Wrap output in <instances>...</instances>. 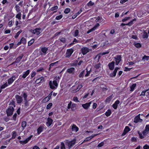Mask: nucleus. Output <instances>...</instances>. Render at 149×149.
I'll list each match as a JSON object with an SVG mask.
<instances>
[{
	"label": "nucleus",
	"instance_id": "f257e3e1",
	"mask_svg": "<svg viewBox=\"0 0 149 149\" xmlns=\"http://www.w3.org/2000/svg\"><path fill=\"white\" fill-rule=\"evenodd\" d=\"M60 78L59 77H56L55 78V80H54L52 82V81H50L49 82V85L50 87L52 89H55L56 88L55 87H57L58 84L57 83V81H58Z\"/></svg>",
	"mask_w": 149,
	"mask_h": 149
},
{
	"label": "nucleus",
	"instance_id": "f03ea898",
	"mask_svg": "<svg viewBox=\"0 0 149 149\" xmlns=\"http://www.w3.org/2000/svg\"><path fill=\"white\" fill-rule=\"evenodd\" d=\"M41 29L40 28H36L34 30L31 29L30 32L33 34H36L37 35H39L41 32Z\"/></svg>",
	"mask_w": 149,
	"mask_h": 149
},
{
	"label": "nucleus",
	"instance_id": "7ed1b4c3",
	"mask_svg": "<svg viewBox=\"0 0 149 149\" xmlns=\"http://www.w3.org/2000/svg\"><path fill=\"white\" fill-rule=\"evenodd\" d=\"M76 141L75 139H74L71 141H67L66 143V145L68 146L69 149H70L75 144Z\"/></svg>",
	"mask_w": 149,
	"mask_h": 149
},
{
	"label": "nucleus",
	"instance_id": "20e7f679",
	"mask_svg": "<svg viewBox=\"0 0 149 149\" xmlns=\"http://www.w3.org/2000/svg\"><path fill=\"white\" fill-rule=\"evenodd\" d=\"M14 109L13 107H10L6 111V114L8 116H11L14 111Z\"/></svg>",
	"mask_w": 149,
	"mask_h": 149
},
{
	"label": "nucleus",
	"instance_id": "39448f33",
	"mask_svg": "<svg viewBox=\"0 0 149 149\" xmlns=\"http://www.w3.org/2000/svg\"><path fill=\"white\" fill-rule=\"evenodd\" d=\"M73 52V50L72 49H69L67 50L66 53V57H69L70 56Z\"/></svg>",
	"mask_w": 149,
	"mask_h": 149
},
{
	"label": "nucleus",
	"instance_id": "423d86ee",
	"mask_svg": "<svg viewBox=\"0 0 149 149\" xmlns=\"http://www.w3.org/2000/svg\"><path fill=\"white\" fill-rule=\"evenodd\" d=\"M48 50V48L46 47H43L41 48V51L42 52L40 53L41 55H45L47 53V52Z\"/></svg>",
	"mask_w": 149,
	"mask_h": 149
},
{
	"label": "nucleus",
	"instance_id": "0eeeda50",
	"mask_svg": "<svg viewBox=\"0 0 149 149\" xmlns=\"http://www.w3.org/2000/svg\"><path fill=\"white\" fill-rule=\"evenodd\" d=\"M140 114H139L138 115L136 116L134 118V122L135 123H137L139 122H141L143 121L142 119L140 118Z\"/></svg>",
	"mask_w": 149,
	"mask_h": 149
},
{
	"label": "nucleus",
	"instance_id": "6e6552de",
	"mask_svg": "<svg viewBox=\"0 0 149 149\" xmlns=\"http://www.w3.org/2000/svg\"><path fill=\"white\" fill-rule=\"evenodd\" d=\"M15 97L17 103L19 104L21 103L23 100L22 97L19 95H16Z\"/></svg>",
	"mask_w": 149,
	"mask_h": 149
},
{
	"label": "nucleus",
	"instance_id": "1a4fd4ad",
	"mask_svg": "<svg viewBox=\"0 0 149 149\" xmlns=\"http://www.w3.org/2000/svg\"><path fill=\"white\" fill-rule=\"evenodd\" d=\"M122 57L120 55H117L115 58L116 59V64L117 65L121 60Z\"/></svg>",
	"mask_w": 149,
	"mask_h": 149
},
{
	"label": "nucleus",
	"instance_id": "9d476101",
	"mask_svg": "<svg viewBox=\"0 0 149 149\" xmlns=\"http://www.w3.org/2000/svg\"><path fill=\"white\" fill-rule=\"evenodd\" d=\"M16 77L15 76H12L8 80V85H10L15 80Z\"/></svg>",
	"mask_w": 149,
	"mask_h": 149
},
{
	"label": "nucleus",
	"instance_id": "9b49d317",
	"mask_svg": "<svg viewBox=\"0 0 149 149\" xmlns=\"http://www.w3.org/2000/svg\"><path fill=\"white\" fill-rule=\"evenodd\" d=\"M81 51L82 54L84 55L89 52V49L86 47H84L81 48Z\"/></svg>",
	"mask_w": 149,
	"mask_h": 149
},
{
	"label": "nucleus",
	"instance_id": "f8f14e48",
	"mask_svg": "<svg viewBox=\"0 0 149 149\" xmlns=\"http://www.w3.org/2000/svg\"><path fill=\"white\" fill-rule=\"evenodd\" d=\"M52 91L48 95L47 97H45L43 100V102H48L50 100L51 96L52 95Z\"/></svg>",
	"mask_w": 149,
	"mask_h": 149
},
{
	"label": "nucleus",
	"instance_id": "ddd939ff",
	"mask_svg": "<svg viewBox=\"0 0 149 149\" xmlns=\"http://www.w3.org/2000/svg\"><path fill=\"white\" fill-rule=\"evenodd\" d=\"M119 69V68L118 67L116 68L115 69L113 72L111 73L110 74V76L111 77H115L116 74V73L117 72V71Z\"/></svg>",
	"mask_w": 149,
	"mask_h": 149
},
{
	"label": "nucleus",
	"instance_id": "4468645a",
	"mask_svg": "<svg viewBox=\"0 0 149 149\" xmlns=\"http://www.w3.org/2000/svg\"><path fill=\"white\" fill-rule=\"evenodd\" d=\"M115 64V62L112 61V62L108 64V66L109 68V69L110 70H112L114 68Z\"/></svg>",
	"mask_w": 149,
	"mask_h": 149
},
{
	"label": "nucleus",
	"instance_id": "2eb2a0df",
	"mask_svg": "<svg viewBox=\"0 0 149 149\" xmlns=\"http://www.w3.org/2000/svg\"><path fill=\"white\" fill-rule=\"evenodd\" d=\"M91 103V102L86 103L85 104H82V106L83 107L84 109H87L90 107V105Z\"/></svg>",
	"mask_w": 149,
	"mask_h": 149
},
{
	"label": "nucleus",
	"instance_id": "dca6fc26",
	"mask_svg": "<svg viewBox=\"0 0 149 149\" xmlns=\"http://www.w3.org/2000/svg\"><path fill=\"white\" fill-rule=\"evenodd\" d=\"M130 130V128L128 126H126L124 130L122 135L124 136Z\"/></svg>",
	"mask_w": 149,
	"mask_h": 149
},
{
	"label": "nucleus",
	"instance_id": "f3484780",
	"mask_svg": "<svg viewBox=\"0 0 149 149\" xmlns=\"http://www.w3.org/2000/svg\"><path fill=\"white\" fill-rule=\"evenodd\" d=\"M53 120L52 119L50 118H48L47 122V125L48 127L50 126L52 124Z\"/></svg>",
	"mask_w": 149,
	"mask_h": 149
},
{
	"label": "nucleus",
	"instance_id": "a211bd4d",
	"mask_svg": "<svg viewBox=\"0 0 149 149\" xmlns=\"http://www.w3.org/2000/svg\"><path fill=\"white\" fill-rule=\"evenodd\" d=\"M74 68H71L67 69V72L70 74H72L74 71Z\"/></svg>",
	"mask_w": 149,
	"mask_h": 149
},
{
	"label": "nucleus",
	"instance_id": "6ab92c4d",
	"mask_svg": "<svg viewBox=\"0 0 149 149\" xmlns=\"http://www.w3.org/2000/svg\"><path fill=\"white\" fill-rule=\"evenodd\" d=\"M30 71L29 70H27L26 71L24 72V74L22 76V77L23 78H25L26 76L29 74Z\"/></svg>",
	"mask_w": 149,
	"mask_h": 149
},
{
	"label": "nucleus",
	"instance_id": "aec40b11",
	"mask_svg": "<svg viewBox=\"0 0 149 149\" xmlns=\"http://www.w3.org/2000/svg\"><path fill=\"white\" fill-rule=\"evenodd\" d=\"M78 127L74 124L73 125L72 127V131H74L76 132H77L78 130Z\"/></svg>",
	"mask_w": 149,
	"mask_h": 149
},
{
	"label": "nucleus",
	"instance_id": "412c9836",
	"mask_svg": "<svg viewBox=\"0 0 149 149\" xmlns=\"http://www.w3.org/2000/svg\"><path fill=\"white\" fill-rule=\"evenodd\" d=\"M23 55V54L22 55V56H19L18 58H17L16 59V61H15L16 63H18L22 59Z\"/></svg>",
	"mask_w": 149,
	"mask_h": 149
},
{
	"label": "nucleus",
	"instance_id": "4be33fe9",
	"mask_svg": "<svg viewBox=\"0 0 149 149\" xmlns=\"http://www.w3.org/2000/svg\"><path fill=\"white\" fill-rule=\"evenodd\" d=\"M44 79V78L43 77L40 78L36 80V82L37 84L39 83L42 80H43Z\"/></svg>",
	"mask_w": 149,
	"mask_h": 149
},
{
	"label": "nucleus",
	"instance_id": "5701e85b",
	"mask_svg": "<svg viewBox=\"0 0 149 149\" xmlns=\"http://www.w3.org/2000/svg\"><path fill=\"white\" fill-rule=\"evenodd\" d=\"M94 18L96 19L95 21L96 22H102V18L100 16H98L97 18L96 17H94Z\"/></svg>",
	"mask_w": 149,
	"mask_h": 149
},
{
	"label": "nucleus",
	"instance_id": "b1692460",
	"mask_svg": "<svg viewBox=\"0 0 149 149\" xmlns=\"http://www.w3.org/2000/svg\"><path fill=\"white\" fill-rule=\"evenodd\" d=\"M23 96L24 97V100L26 102H27V94L26 93H24L23 94Z\"/></svg>",
	"mask_w": 149,
	"mask_h": 149
},
{
	"label": "nucleus",
	"instance_id": "393cba45",
	"mask_svg": "<svg viewBox=\"0 0 149 149\" xmlns=\"http://www.w3.org/2000/svg\"><path fill=\"white\" fill-rule=\"evenodd\" d=\"M142 36L143 38H147L148 37V36L147 33L146 31H144Z\"/></svg>",
	"mask_w": 149,
	"mask_h": 149
},
{
	"label": "nucleus",
	"instance_id": "a878e982",
	"mask_svg": "<svg viewBox=\"0 0 149 149\" xmlns=\"http://www.w3.org/2000/svg\"><path fill=\"white\" fill-rule=\"evenodd\" d=\"M26 122L25 121H23L22 122V126L23 127V129L24 130V128L26 127Z\"/></svg>",
	"mask_w": 149,
	"mask_h": 149
},
{
	"label": "nucleus",
	"instance_id": "bb28decb",
	"mask_svg": "<svg viewBox=\"0 0 149 149\" xmlns=\"http://www.w3.org/2000/svg\"><path fill=\"white\" fill-rule=\"evenodd\" d=\"M113 96V95H111L110 96L107 97L105 100L106 102H107L110 101L112 99V97Z\"/></svg>",
	"mask_w": 149,
	"mask_h": 149
},
{
	"label": "nucleus",
	"instance_id": "cd10ccee",
	"mask_svg": "<svg viewBox=\"0 0 149 149\" xmlns=\"http://www.w3.org/2000/svg\"><path fill=\"white\" fill-rule=\"evenodd\" d=\"M111 112L110 110H108L105 113V115L107 116H109L111 115Z\"/></svg>",
	"mask_w": 149,
	"mask_h": 149
},
{
	"label": "nucleus",
	"instance_id": "c85d7f7f",
	"mask_svg": "<svg viewBox=\"0 0 149 149\" xmlns=\"http://www.w3.org/2000/svg\"><path fill=\"white\" fill-rule=\"evenodd\" d=\"M20 40L21 42L22 43L25 44L26 43V39L23 37Z\"/></svg>",
	"mask_w": 149,
	"mask_h": 149
},
{
	"label": "nucleus",
	"instance_id": "c756f323",
	"mask_svg": "<svg viewBox=\"0 0 149 149\" xmlns=\"http://www.w3.org/2000/svg\"><path fill=\"white\" fill-rule=\"evenodd\" d=\"M85 70H84L81 72L79 75V77L80 78H82L83 77V74L85 72Z\"/></svg>",
	"mask_w": 149,
	"mask_h": 149
},
{
	"label": "nucleus",
	"instance_id": "7c9ffc66",
	"mask_svg": "<svg viewBox=\"0 0 149 149\" xmlns=\"http://www.w3.org/2000/svg\"><path fill=\"white\" fill-rule=\"evenodd\" d=\"M38 133L40 134L42 131V127H39L37 129Z\"/></svg>",
	"mask_w": 149,
	"mask_h": 149
},
{
	"label": "nucleus",
	"instance_id": "2f4dec72",
	"mask_svg": "<svg viewBox=\"0 0 149 149\" xmlns=\"http://www.w3.org/2000/svg\"><path fill=\"white\" fill-rule=\"evenodd\" d=\"M136 84H133L132 86L130 87L131 91H133L134 89V88L136 87Z\"/></svg>",
	"mask_w": 149,
	"mask_h": 149
},
{
	"label": "nucleus",
	"instance_id": "473e14b6",
	"mask_svg": "<svg viewBox=\"0 0 149 149\" xmlns=\"http://www.w3.org/2000/svg\"><path fill=\"white\" fill-rule=\"evenodd\" d=\"M34 39H32L28 43V46L31 45L34 42Z\"/></svg>",
	"mask_w": 149,
	"mask_h": 149
},
{
	"label": "nucleus",
	"instance_id": "72a5a7b5",
	"mask_svg": "<svg viewBox=\"0 0 149 149\" xmlns=\"http://www.w3.org/2000/svg\"><path fill=\"white\" fill-rule=\"evenodd\" d=\"M82 87V86L81 84H80L78 85L77 88L75 90V91L76 92H77Z\"/></svg>",
	"mask_w": 149,
	"mask_h": 149
},
{
	"label": "nucleus",
	"instance_id": "f704fd0d",
	"mask_svg": "<svg viewBox=\"0 0 149 149\" xmlns=\"http://www.w3.org/2000/svg\"><path fill=\"white\" fill-rule=\"evenodd\" d=\"M22 31L21 30L19 31L16 34L15 36V38H17L19 36V34L22 32Z\"/></svg>",
	"mask_w": 149,
	"mask_h": 149
},
{
	"label": "nucleus",
	"instance_id": "c9c22d12",
	"mask_svg": "<svg viewBox=\"0 0 149 149\" xmlns=\"http://www.w3.org/2000/svg\"><path fill=\"white\" fill-rule=\"evenodd\" d=\"M149 59V56H146L145 55L144 56H143L142 58V60H146V61H148Z\"/></svg>",
	"mask_w": 149,
	"mask_h": 149
},
{
	"label": "nucleus",
	"instance_id": "e433bc0d",
	"mask_svg": "<svg viewBox=\"0 0 149 149\" xmlns=\"http://www.w3.org/2000/svg\"><path fill=\"white\" fill-rule=\"evenodd\" d=\"M101 67V64L100 63H99L97 64H96L95 65V67L96 69H98L100 68Z\"/></svg>",
	"mask_w": 149,
	"mask_h": 149
},
{
	"label": "nucleus",
	"instance_id": "4c0bfd02",
	"mask_svg": "<svg viewBox=\"0 0 149 149\" xmlns=\"http://www.w3.org/2000/svg\"><path fill=\"white\" fill-rule=\"evenodd\" d=\"M70 9L69 8H67L65 9L64 11V13L65 14H68L70 12Z\"/></svg>",
	"mask_w": 149,
	"mask_h": 149
},
{
	"label": "nucleus",
	"instance_id": "58836bf2",
	"mask_svg": "<svg viewBox=\"0 0 149 149\" xmlns=\"http://www.w3.org/2000/svg\"><path fill=\"white\" fill-rule=\"evenodd\" d=\"M94 4V3L92 2L91 1L87 4V5L88 6H90L93 5Z\"/></svg>",
	"mask_w": 149,
	"mask_h": 149
},
{
	"label": "nucleus",
	"instance_id": "ea45409f",
	"mask_svg": "<svg viewBox=\"0 0 149 149\" xmlns=\"http://www.w3.org/2000/svg\"><path fill=\"white\" fill-rule=\"evenodd\" d=\"M52 103H49L47 106V109H50V108L52 106Z\"/></svg>",
	"mask_w": 149,
	"mask_h": 149
},
{
	"label": "nucleus",
	"instance_id": "a19ab883",
	"mask_svg": "<svg viewBox=\"0 0 149 149\" xmlns=\"http://www.w3.org/2000/svg\"><path fill=\"white\" fill-rule=\"evenodd\" d=\"M8 86V85L7 84V82H6L5 84L1 86V89H4L6 87H7Z\"/></svg>",
	"mask_w": 149,
	"mask_h": 149
},
{
	"label": "nucleus",
	"instance_id": "79ce46f5",
	"mask_svg": "<svg viewBox=\"0 0 149 149\" xmlns=\"http://www.w3.org/2000/svg\"><path fill=\"white\" fill-rule=\"evenodd\" d=\"M20 143L24 145L26 143H27V141L26 140L23 141H19Z\"/></svg>",
	"mask_w": 149,
	"mask_h": 149
},
{
	"label": "nucleus",
	"instance_id": "37998d69",
	"mask_svg": "<svg viewBox=\"0 0 149 149\" xmlns=\"http://www.w3.org/2000/svg\"><path fill=\"white\" fill-rule=\"evenodd\" d=\"M149 91V89L146 90L145 91H143L142 92V93H141V94L140 95V96H141V95L144 96V95H145L146 93V92H147V91Z\"/></svg>",
	"mask_w": 149,
	"mask_h": 149
},
{
	"label": "nucleus",
	"instance_id": "c03bdc74",
	"mask_svg": "<svg viewBox=\"0 0 149 149\" xmlns=\"http://www.w3.org/2000/svg\"><path fill=\"white\" fill-rule=\"evenodd\" d=\"M61 149H65V145L64 143L63 142H61Z\"/></svg>",
	"mask_w": 149,
	"mask_h": 149
},
{
	"label": "nucleus",
	"instance_id": "a18cd8bd",
	"mask_svg": "<svg viewBox=\"0 0 149 149\" xmlns=\"http://www.w3.org/2000/svg\"><path fill=\"white\" fill-rule=\"evenodd\" d=\"M130 19V17H125L124 19H122V21L123 22H124Z\"/></svg>",
	"mask_w": 149,
	"mask_h": 149
},
{
	"label": "nucleus",
	"instance_id": "49530a36",
	"mask_svg": "<svg viewBox=\"0 0 149 149\" xmlns=\"http://www.w3.org/2000/svg\"><path fill=\"white\" fill-rule=\"evenodd\" d=\"M145 131L148 132L149 131V125H146L145 129Z\"/></svg>",
	"mask_w": 149,
	"mask_h": 149
},
{
	"label": "nucleus",
	"instance_id": "de8ad7c7",
	"mask_svg": "<svg viewBox=\"0 0 149 149\" xmlns=\"http://www.w3.org/2000/svg\"><path fill=\"white\" fill-rule=\"evenodd\" d=\"M135 46L137 48H139L141 47V45L139 43H137L135 44Z\"/></svg>",
	"mask_w": 149,
	"mask_h": 149
},
{
	"label": "nucleus",
	"instance_id": "09e8293b",
	"mask_svg": "<svg viewBox=\"0 0 149 149\" xmlns=\"http://www.w3.org/2000/svg\"><path fill=\"white\" fill-rule=\"evenodd\" d=\"M79 34V31L78 30H76L75 31L74 34V36L76 37V36H77Z\"/></svg>",
	"mask_w": 149,
	"mask_h": 149
},
{
	"label": "nucleus",
	"instance_id": "8fccbe9b",
	"mask_svg": "<svg viewBox=\"0 0 149 149\" xmlns=\"http://www.w3.org/2000/svg\"><path fill=\"white\" fill-rule=\"evenodd\" d=\"M104 142H102L98 145L97 147L99 148L101 147L104 145Z\"/></svg>",
	"mask_w": 149,
	"mask_h": 149
},
{
	"label": "nucleus",
	"instance_id": "3c124183",
	"mask_svg": "<svg viewBox=\"0 0 149 149\" xmlns=\"http://www.w3.org/2000/svg\"><path fill=\"white\" fill-rule=\"evenodd\" d=\"M21 13H19L17 14L16 16V17L18 18L19 19H21Z\"/></svg>",
	"mask_w": 149,
	"mask_h": 149
},
{
	"label": "nucleus",
	"instance_id": "603ef678",
	"mask_svg": "<svg viewBox=\"0 0 149 149\" xmlns=\"http://www.w3.org/2000/svg\"><path fill=\"white\" fill-rule=\"evenodd\" d=\"M138 134L141 139H142L144 138V136H143L142 134L141 133H140L139 132H138Z\"/></svg>",
	"mask_w": 149,
	"mask_h": 149
},
{
	"label": "nucleus",
	"instance_id": "864d4df0",
	"mask_svg": "<svg viewBox=\"0 0 149 149\" xmlns=\"http://www.w3.org/2000/svg\"><path fill=\"white\" fill-rule=\"evenodd\" d=\"M62 17V16L61 15L57 16L56 17V19L57 20H59Z\"/></svg>",
	"mask_w": 149,
	"mask_h": 149
},
{
	"label": "nucleus",
	"instance_id": "5fc2aeb1",
	"mask_svg": "<svg viewBox=\"0 0 149 149\" xmlns=\"http://www.w3.org/2000/svg\"><path fill=\"white\" fill-rule=\"evenodd\" d=\"M16 135V133L15 131H13V132L12 138H15Z\"/></svg>",
	"mask_w": 149,
	"mask_h": 149
},
{
	"label": "nucleus",
	"instance_id": "6e6d98bb",
	"mask_svg": "<svg viewBox=\"0 0 149 149\" xmlns=\"http://www.w3.org/2000/svg\"><path fill=\"white\" fill-rule=\"evenodd\" d=\"M58 8V7L57 6H54L53 7H52L51 8V10H56Z\"/></svg>",
	"mask_w": 149,
	"mask_h": 149
},
{
	"label": "nucleus",
	"instance_id": "4d7b16f0",
	"mask_svg": "<svg viewBox=\"0 0 149 149\" xmlns=\"http://www.w3.org/2000/svg\"><path fill=\"white\" fill-rule=\"evenodd\" d=\"M59 40L61 42L63 43H64L65 41V40L64 38H61L59 39Z\"/></svg>",
	"mask_w": 149,
	"mask_h": 149
},
{
	"label": "nucleus",
	"instance_id": "13d9d810",
	"mask_svg": "<svg viewBox=\"0 0 149 149\" xmlns=\"http://www.w3.org/2000/svg\"><path fill=\"white\" fill-rule=\"evenodd\" d=\"M58 63V61H57L55 62L51 63L50 64L49 66L50 67L53 66L54 65H55L56 63Z\"/></svg>",
	"mask_w": 149,
	"mask_h": 149
},
{
	"label": "nucleus",
	"instance_id": "bf43d9fd",
	"mask_svg": "<svg viewBox=\"0 0 149 149\" xmlns=\"http://www.w3.org/2000/svg\"><path fill=\"white\" fill-rule=\"evenodd\" d=\"M91 139L90 137V136L86 138V139L84 141V142H86V141H87L89 140H90Z\"/></svg>",
	"mask_w": 149,
	"mask_h": 149
},
{
	"label": "nucleus",
	"instance_id": "052dcab7",
	"mask_svg": "<svg viewBox=\"0 0 149 149\" xmlns=\"http://www.w3.org/2000/svg\"><path fill=\"white\" fill-rule=\"evenodd\" d=\"M133 24V21H131L130 22L128 23L127 24H126V25H128L129 26H131Z\"/></svg>",
	"mask_w": 149,
	"mask_h": 149
},
{
	"label": "nucleus",
	"instance_id": "680f3d73",
	"mask_svg": "<svg viewBox=\"0 0 149 149\" xmlns=\"http://www.w3.org/2000/svg\"><path fill=\"white\" fill-rule=\"evenodd\" d=\"M85 70H86V72H87V73L85 74V77H87L90 74V72L89 71H88L87 69H86Z\"/></svg>",
	"mask_w": 149,
	"mask_h": 149
},
{
	"label": "nucleus",
	"instance_id": "e2e57ef3",
	"mask_svg": "<svg viewBox=\"0 0 149 149\" xmlns=\"http://www.w3.org/2000/svg\"><path fill=\"white\" fill-rule=\"evenodd\" d=\"M108 89H109L108 87H102V89L103 91H106L107 90H108Z\"/></svg>",
	"mask_w": 149,
	"mask_h": 149
},
{
	"label": "nucleus",
	"instance_id": "0e129e2a",
	"mask_svg": "<svg viewBox=\"0 0 149 149\" xmlns=\"http://www.w3.org/2000/svg\"><path fill=\"white\" fill-rule=\"evenodd\" d=\"M73 100L75 102H79V101L77 97H74L73 98Z\"/></svg>",
	"mask_w": 149,
	"mask_h": 149
},
{
	"label": "nucleus",
	"instance_id": "69168bd1",
	"mask_svg": "<svg viewBox=\"0 0 149 149\" xmlns=\"http://www.w3.org/2000/svg\"><path fill=\"white\" fill-rule=\"evenodd\" d=\"M100 26V24L99 23H97L95 26L93 28L94 30L96 29V28Z\"/></svg>",
	"mask_w": 149,
	"mask_h": 149
},
{
	"label": "nucleus",
	"instance_id": "338daca9",
	"mask_svg": "<svg viewBox=\"0 0 149 149\" xmlns=\"http://www.w3.org/2000/svg\"><path fill=\"white\" fill-rule=\"evenodd\" d=\"M143 148L144 149H149V146L147 145H146L143 146Z\"/></svg>",
	"mask_w": 149,
	"mask_h": 149
},
{
	"label": "nucleus",
	"instance_id": "774afa93",
	"mask_svg": "<svg viewBox=\"0 0 149 149\" xmlns=\"http://www.w3.org/2000/svg\"><path fill=\"white\" fill-rule=\"evenodd\" d=\"M117 106L118 105L115 103L113 104V107L115 109H116L117 108Z\"/></svg>",
	"mask_w": 149,
	"mask_h": 149
}]
</instances>
